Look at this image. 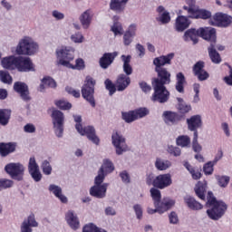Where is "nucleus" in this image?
<instances>
[{"label":"nucleus","instance_id":"6ab92c4d","mask_svg":"<svg viewBox=\"0 0 232 232\" xmlns=\"http://www.w3.org/2000/svg\"><path fill=\"white\" fill-rule=\"evenodd\" d=\"M199 37L208 41L211 46V44H215L217 42V30L213 27H201L199 28Z\"/></svg>","mask_w":232,"mask_h":232},{"label":"nucleus","instance_id":"8fccbe9b","mask_svg":"<svg viewBox=\"0 0 232 232\" xmlns=\"http://www.w3.org/2000/svg\"><path fill=\"white\" fill-rule=\"evenodd\" d=\"M10 188H14V180L6 178H1L0 191H5V189H10Z\"/></svg>","mask_w":232,"mask_h":232},{"label":"nucleus","instance_id":"5701e85b","mask_svg":"<svg viewBox=\"0 0 232 232\" xmlns=\"http://www.w3.org/2000/svg\"><path fill=\"white\" fill-rule=\"evenodd\" d=\"M193 73L198 81H208L209 79V73L204 70V62H198L193 66Z\"/></svg>","mask_w":232,"mask_h":232},{"label":"nucleus","instance_id":"72a5a7b5","mask_svg":"<svg viewBox=\"0 0 232 232\" xmlns=\"http://www.w3.org/2000/svg\"><path fill=\"white\" fill-rule=\"evenodd\" d=\"M154 166L158 171H166L173 166V163H171L169 160H164L162 158H156Z\"/></svg>","mask_w":232,"mask_h":232},{"label":"nucleus","instance_id":"774afa93","mask_svg":"<svg viewBox=\"0 0 232 232\" xmlns=\"http://www.w3.org/2000/svg\"><path fill=\"white\" fill-rule=\"evenodd\" d=\"M82 232H99V227L93 223H89L83 227Z\"/></svg>","mask_w":232,"mask_h":232},{"label":"nucleus","instance_id":"c85d7f7f","mask_svg":"<svg viewBox=\"0 0 232 232\" xmlns=\"http://www.w3.org/2000/svg\"><path fill=\"white\" fill-rule=\"evenodd\" d=\"M17 149L16 142H1L0 143V156L1 157H8L11 153H14Z\"/></svg>","mask_w":232,"mask_h":232},{"label":"nucleus","instance_id":"aec40b11","mask_svg":"<svg viewBox=\"0 0 232 232\" xmlns=\"http://www.w3.org/2000/svg\"><path fill=\"white\" fill-rule=\"evenodd\" d=\"M113 171H115V166L113 165V162L106 159L103 160L102 165L99 169L96 177H99L100 179H102L104 180V179H106V177L110 175V173H113Z\"/></svg>","mask_w":232,"mask_h":232},{"label":"nucleus","instance_id":"473e14b6","mask_svg":"<svg viewBox=\"0 0 232 232\" xmlns=\"http://www.w3.org/2000/svg\"><path fill=\"white\" fill-rule=\"evenodd\" d=\"M17 59L15 56L5 57L1 61L3 68L5 70H17Z\"/></svg>","mask_w":232,"mask_h":232},{"label":"nucleus","instance_id":"4be33fe9","mask_svg":"<svg viewBox=\"0 0 232 232\" xmlns=\"http://www.w3.org/2000/svg\"><path fill=\"white\" fill-rule=\"evenodd\" d=\"M65 220L71 229H73L74 231L81 227V221H79V217L75 212H73V210H69L66 212Z\"/></svg>","mask_w":232,"mask_h":232},{"label":"nucleus","instance_id":"49530a36","mask_svg":"<svg viewBox=\"0 0 232 232\" xmlns=\"http://www.w3.org/2000/svg\"><path fill=\"white\" fill-rule=\"evenodd\" d=\"M177 146H180V148H189V144H191V139L189 136L181 135L179 136L176 140Z\"/></svg>","mask_w":232,"mask_h":232},{"label":"nucleus","instance_id":"de8ad7c7","mask_svg":"<svg viewBox=\"0 0 232 232\" xmlns=\"http://www.w3.org/2000/svg\"><path fill=\"white\" fill-rule=\"evenodd\" d=\"M10 121V111L6 109H0V124L6 126Z\"/></svg>","mask_w":232,"mask_h":232},{"label":"nucleus","instance_id":"58836bf2","mask_svg":"<svg viewBox=\"0 0 232 232\" xmlns=\"http://www.w3.org/2000/svg\"><path fill=\"white\" fill-rule=\"evenodd\" d=\"M208 54L214 64H220V63H222V58H220V54L217 52V49H215V44H211L208 47Z\"/></svg>","mask_w":232,"mask_h":232},{"label":"nucleus","instance_id":"393cba45","mask_svg":"<svg viewBox=\"0 0 232 232\" xmlns=\"http://www.w3.org/2000/svg\"><path fill=\"white\" fill-rule=\"evenodd\" d=\"M156 12L158 14V16L156 17V21H158V23H160V24H168L170 23L171 15L164 6H158Z\"/></svg>","mask_w":232,"mask_h":232},{"label":"nucleus","instance_id":"e2e57ef3","mask_svg":"<svg viewBox=\"0 0 232 232\" xmlns=\"http://www.w3.org/2000/svg\"><path fill=\"white\" fill-rule=\"evenodd\" d=\"M168 153L170 155H173L174 157H180V154L182 153V150H180V148L175 147L173 145H169L167 149Z\"/></svg>","mask_w":232,"mask_h":232},{"label":"nucleus","instance_id":"6e6d98bb","mask_svg":"<svg viewBox=\"0 0 232 232\" xmlns=\"http://www.w3.org/2000/svg\"><path fill=\"white\" fill-rule=\"evenodd\" d=\"M121 119H123L128 124H130V122H134V121H137V118L135 117L134 111H130L128 112H122Z\"/></svg>","mask_w":232,"mask_h":232},{"label":"nucleus","instance_id":"2f4dec72","mask_svg":"<svg viewBox=\"0 0 232 232\" xmlns=\"http://www.w3.org/2000/svg\"><path fill=\"white\" fill-rule=\"evenodd\" d=\"M198 37H200V29H188L185 32L183 39L186 42L192 41L194 44H197Z\"/></svg>","mask_w":232,"mask_h":232},{"label":"nucleus","instance_id":"f704fd0d","mask_svg":"<svg viewBox=\"0 0 232 232\" xmlns=\"http://www.w3.org/2000/svg\"><path fill=\"white\" fill-rule=\"evenodd\" d=\"M186 76H184V73L178 72L176 74L175 88L179 93H184V87L186 86Z\"/></svg>","mask_w":232,"mask_h":232},{"label":"nucleus","instance_id":"e433bc0d","mask_svg":"<svg viewBox=\"0 0 232 232\" xmlns=\"http://www.w3.org/2000/svg\"><path fill=\"white\" fill-rule=\"evenodd\" d=\"M121 61L123 63V72L125 75L128 77L129 75H131L133 73V68L131 67V55H121Z\"/></svg>","mask_w":232,"mask_h":232},{"label":"nucleus","instance_id":"6e6552de","mask_svg":"<svg viewBox=\"0 0 232 232\" xmlns=\"http://www.w3.org/2000/svg\"><path fill=\"white\" fill-rule=\"evenodd\" d=\"M53 131L58 139L63 138L64 133V113L59 110L53 109L52 111Z\"/></svg>","mask_w":232,"mask_h":232},{"label":"nucleus","instance_id":"7ed1b4c3","mask_svg":"<svg viewBox=\"0 0 232 232\" xmlns=\"http://www.w3.org/2000/svg\"><path fill=\"white\" fill-rule=\"evenodd\" d=\"M73 120L76 122L75 128L78 133L82 136L85 135L92 144L99 146L101 140L97 137V134H95V129L92 126L82 127V124H81V122H82L81 115H73Z\"/></svg>","mask_w":232,"mask_h":232},{"label":"nucleus","instance_id":"ea45409f","mask_svg":"<svg viewBox=\"0 0 232 232\" xmlns=\"http://www.w3.org/2000/svg\"><path fill=\"white\" fill-rule=\"evenodd\" d=\"M208 189V186L200 181L195 187V193L198 198L201 200H206V190Z\"/></svg>","mask_w":232,"mask_h":232},{"label":"nucleus","instance_id":"b1692460","mask_svg":"<svg viewBox=\"0 0 232 232\" xmlns=\"http://www.w3.org/2000/svg\"><path fill=\"white\" fill-rule=\"evenodd\" d=\"M187 124L189 131H194V133H198L197 130L202 128V116L193 115L190 118L187 119Z\"/></svg>","mask_w":232,"mask_h":232},{"label":"nucleus","instance_id":"bb28decb","mask_svg":"<svg viewBox=\"0 0 232 232\" xmlns=\"http://www.w3.org/2000/svg\"><path fill=\"white\" fill-rule=\"evenodd\" d=\"M191 19L189 16L179 15L175 22V30L177 32H184V30L189 28L191 24Z\"/></svg>","mask_w":232,"mask_h":232},{"label":"nucleus","instance_id":"412c9836","mask_svg":"<svg viewBox=\"0 0 232 232\" xmlns=\"http://www.w3.org/2000/svg\"><path fill=\"white\" fill-rule=\"evenodd\" d=\"M175 57L174 53H170L167 55H161L160 57H156L153 60V64L155 66V71L157 70H164L162 66H166V64H171V60Z\"/></svg>","mask_w":232,"mask_h":232},{"label":"nucleus","instance_id":"338daca9","mask_svg":"<svg viewBox=\"0 0 232 232\" xmlns=\"http://www.w3.org/2000/svg\"><path fill=\"white\" fill-rule=\"evenodd\" d=\"M216 163L213 161H209L206 163L203 167V171L205 175H212L213 174V166H215Z\"/></svg>","mask_w":232,"mask_h":232},{"label":"nucleus","instance_id":"ddd939ff","mask_svg":"<svg viewBox=\"0 0 232 232\" xmlns=\"http://www.w3.org/2000/svg\"><path fill=\"white\" fill-rule=\"evenodd\" d=\"M16 70H18V72H35V65L30 57L19 56L17 58Z\"/></svg>","mask_w":232,"mask_h":232},{"label":"nucleus","instance_id":"4468645a","mask_svg":"<svg viewBox=\"0 0 232 232\" xmlns=\"http://www.w3.org/2000/svg\"><path fill=\"white\" fill-rule=\"evenodd\" d=\"M171 184H173V179L169 173L160 174L154 179V188L158 189H166V188H169Z\"/></svg>","mask_w":232,"mask_h":232},{"label":"nucleus","instance_id":"1a4fd4ad","mask_svg":"<svg viewBox=\"0 0 232 232\" xmlns=\"http://www.w3.org/2000/svg\"><path fill=\"white\" fill-rule=\"evenodd\" d=\"M104 179L99 177H95L94 179V186L90 188V195L92 197H95V198H105L106 192L108 191V183H102Z\"/></svg>","mask_w":232,"mask_h":232},{"label":"nucleus","instance_id":"a211bd4d","mask_svg":"<svg viewBox=\"0 0 232 232\" xmlns=\"http://www.w3.org/2000/svg\"><path fill=\"white\" fill-rule=\"evenodd\" d=\"M14 90L25 102L32 101V97L30 96V91L28 90V85H26V83L22 82H16L14 84Z\"/></svg>","mask_w":232,"mask_h":232},{"label":"nucleus","instance_id":"cd10ccee","mask_svg":"<svg viewBox=\"0 0 232 232\" xmlns=\"http://www.w3.org/2000/svg\"><path fill=\"white\" fill-rule=\"evenodd\" d=\"M49 191L54 195L62 204H68V198L63 194V188H61L59 185L51 184L48 188Z\"/></svg>","mask_w":232,"mask_h":232},{"label":"nucleus","instance_id":"20e7f679","mask_svg":"<svg viewBox=\"0 0 232 232\" xmlns=\"http://www.w3.org/2000/svg\"><path fill=\"white\" fill-rule=\"evenodd\" d=\"M56 56L58 59V64L67 68L70 66L72 61L75 59V48L72 46H62L56 49Z\"/></svg>","mask_w":232,"mask_h":232},{"label":"nucleus","instance_id":"a878e982","mask_svg":"<svg viewBox=\"0 0 232 232\" xmlns=\"http://www.w3.org/2000/svg\"><path fill=\"white\" fill-rule=\"evenodd\" d=\"M119 55V53H105L102 57L100 59V66L103 70L108 69L115 61V57Z\"/></svg>","mask_w":232,"mask_h":232},{"label":"nucleus","instance_id":"0eeeda50","mask_svg":"<svg viewBox=\"0 0 232 232\" xmlns=\"http://www.w3.org/2000/svg\"><path fill=\"white\" fill-rule=\"evenodd\" d=\"M95 80L91 77L87 76L84 82V84L82 88V95L85 101L90 102V104L94 108L95 106V100L93 99V93L95 92Z\"/></svg>","mask_w":232,"mask_h":232},{"label":"nucleus","instance_id":"4c0bfd02","mask_svg":"<svg viewBox=\"0 0 232 232\" xmlns=\"http://www.w3.org/2000/svg\"><path fill=\"white\" fill-rule=\"evenodd\" d=\"M175 206V200L170 198H164L160 203V209L161 213H166L169 209H171Z\"/></svg>","mask_w":232,"mask_h":232},{"label":"nucleus","instance_id":"69168bd1","mask_svg":"<svg viewBox=\"0 0 232 232\" xmlns=\"http://www.w3.org/2000/svg\"><path fill=\"white\" fill-rule=\"evenodd\" d=\"M169 224H172L173 226H177V224H179V214H177V212H175V211H171L169 214Z\"/></svg>","mask_w":232,"mask_h":232},{"label":"nucleus","instance_id":"79ce46f5","mask_svg":"<svg viewBox=\"0 0 232 232\" xmlns=\"http://www.w3.org/2000/svg\"><path fill=\"white\" fill-rule=\"evenodd\" d=\"M190 19H211V13L206 9H198L192 14Z\"/></svg>","mask_w":232,"mask_h":232},{"label":"nucleus","instance_id":"a19ab883","mask_svg":"<svg viewBox=\"0 0 232 232\" xmlns=\"http://www.w3.org/2000/svg\"><path fill=\"white\" fill-rule=\"evenodd\" d=\"M186 5L183 6V10L187 12L188 17H191L193 14L198 9L197 8V1L196 0H186Z\"/></svg>","mask_w":232,"mask_h":232},{"label":"nucleus","instance_id":"864d4df0","mask_svg":"<svg viewBox=\"0 0 232 232\" xmlns=\"http://www.w3.org/2000/svg\"><path fill=\"white\" fill-rule=\"evenodd\" d=\"M134 115L136 117V121L139 119H144V117L150 115V110L148 108H139L134 110Z\"/></svg>","mask_w":232,"mask_h":232},{"label":"nucleus","instance_id":"680f3d73","mask_svg":"<svg viewBox=\"0 0 232 232\" xmlns=\"http://www.w3.org/2000/svg\"><path fill=\"white\" fill-rule=\"evenodd\" d=\"M104 84L106 90H108L109 92V95H113V93L117 92V87L115 86V84H113V82H111L110 79L105 80Z\"/></svg>","mask_w":232,"mask_h":232},{"label":"nucleus","instance_id":"f03ea898","mask_svg":"<svg viewBox=\"0 0 232 232\" xmlns=\"http://www.w3.org/2000/svg\"><path fill=\"white\" fill-rule=\"evenodd\" d=\"M39 52V44L31 36H24L16 46L18 55H35Z\"/></svg>","mask_w":232,"mask_h":232},{"label":"nucleus","instance_id":"423d86ee","mask_svg":"<svg viewBox=\"0 0 232 232\" xmlns=\"http://www.w3.org/2000/svg\"><path fill=\"white\" fill-rule=\"evenodd\" d=\"M111 142L116 155H123V153L130 151V146H128L126 137L122 133L114 131L111 135Z\"/></svg>","mask_w":232,"mask_h":232},{"label":"nucleus","instance_id":"c9c22d12","mask_svg":"<svg viewBox=\"0 0 232 232\" xmlns=\"http://www.w3.org/2000/svg\"><path fill=\"white\" fill-rule=\"evenodd\" d=\"M46 88H57V82L50 76H46L42 79V82L39 86V92H44Z\"/></svg>","mask_w":232,"mask_h":232},{"label":"nucleus","instance_id":"052dcab7","mask_svg":"<svg viewBox=\"0 0 232 232\" xmlns=\"http://www.w3.org/2000/svg\"><path fill=\"white\" fill-rule=\"evenodd\" d=\"M55 105L57 106V108H60V110H71L72 109V103H70L64 100L56 101Z\"/></svg>","mask_w":232,"mask_h":232},{"label":"nucleus","instance_id":"7c9ffc66","mask_svg":"<svg viewBox=\"0 0 232 232\" xmlns=\"http://www.w3.org/2000/svg\"><path fill=\"white\" fill-rule=\"evenodd\" d=\"M130 82L131 79H130V76L120 74L116 81V88L118 92H124V90L130 86Z\"/></svg>","mask_w":232,"mask_h":232},{"label":"nucleus","instance_id":"a18cd8bd","mask_svg":"<svg viewBox=\"0 0 232 232\" xmlns=\"http://www.w3.org/2000/svg\"><path fill=\"white\" fill-rule=\"evenodd\" d=\"M163 119L166 124H174V122L179 121V115L175 112L165 111L163 113Z\"/></svg>","mask_w":232,"mask_h":232},{"label":"nucleus","instance_id":"603ef678","mask_svg":"<svg viewBox=\"0 0 232 232\" xmlns=\"http://www.w3.org/2000/svg\"><path fill=\"white\" fill-rule=\"evenodd\" d=\"M85 64H84V60H82V58H78L75 60V64H72L69 63V65L67 66V68H69L70 70H84L85 68Z\"/></svg>","mask_w":232,"mask_h":232},{"label":"nucleus","instance_id":"0e129e2a","mask_svg":"<svg viewBox=\"0 0 232 232\" xmlns=\"http://www.w3.org/2000/svg\"><path fill=\"white\" fill-rule=\"evenodd\" d=\"M132 209L136 215V218H138V220H141L142 218V215L144 213L143 209H142V205L140 204H135L132 207Z\"/></svg>","mask_w":232,"mask_h":232},{"label":"nucleus","instance_id":"c03bdc74","mask_svg":"<svg viewBox=\"0 0 232 232\" xmlns=\"http://www.w3.org/2000/svg\"><path fill=\"white\" fill-rule=\"evenodd\" d=\"M113 21L114 23L111 27V32L114 35H122V34H124V29L122 28V24L119 22V16H114Z\"/></svg>","mask_w":232,"mask_h":232},{"label":"nucleus","instance_id":"dca6fc26","mask_svg":"<svg viewBox=\"0 0 232 232\" xmlns=\"http://www.w3.org/2000/svg\"><path fill=\"white\" fill-rule=\"evenodd\" d=\"M94 15L95 14L92 9H87L80 14L79 21L82 30H90Z\"/></svg>","mask_w":232,"mask_h":232},{"label":"nucleus","instance_id":"37998d69","mask_svg":"<svg viewBox=\"0 0 232 232\" xmlns=\"http://www.w3.org/2000/svg\"><path fill=\"white\" fill-rule=\"evenodd\" d=\"M185 202L188 208H189L190 209H194L196 211L198 209H202V204H200L198 201H197V199H195V198L191 196L185 197Z\"/></svg>","mask_w":232,"mask_h":232},{"label":"nucleus","instance_id":"c756f323","mask_svg":"<svg viewBox=\"0 0 232 232\" xmlns=\"http://www.w3.org/2000/svg\"><path fill=\"white\" fill-rule=\"evenodd\" d=\"M130 0H111L110 10L115 14H122L126 10V5Z\"/></svg>","mask_w":232,"mask_h":232},{"label":"nucleus","instance_id":"09e8293b","mask_svg":"<svg viewBox=\"0 0 232 232\" xmlns=\"http://www.w3.org/2000/svg\"><path fill=\"white\" fill-rule=\"evenodd\" d=\"M150 197L152 198V200L154 202V206H157L158 204H160V198H162L160 194V190L157 188H150Z\"/></svg>","mask_w":232,"mask_h":232},{"label":"nucleus","instance_id":"9d476101","mask_svg":"<svg viewBox=\"0 0 232 232\" xmlns=\"http://www.w3.org/2000/svg\"><path fill=\"white\" fill-rule=\"evenodd\" d=\"M232 23V16L223 13L216 14L212 19L209 20V24L212 26H219L221 28H227Z\"/></svg>","mask_w":232,"mask_h":232},{"label":"nucleus","instance_id":"f257e3e1","mask_svg":"<svg viewBox=\"0 0 232 232\" xmlns=\"http://www.w3.org/2000/svg\"><path fill=\"white\" fill-rule=\"evenodd\" d=\"M206 206L209 208L207 210V215L211 220H220L227 211V204L222 200H217L211 191L208 193Z\"/></svg>","mask_w":232,"mask_h":232},{"label":"nucleus","instance_id":"39448f33","mask_svg":"<svg viewBox=\"0 0 232 232\" xmlns=\"http://www.w3.org/2000/svg\"><path fill=\"white\" fill-rule=\"evenodd\" d=\"M5 173L11 177L14 180L21 182L24 179V165L21 162H11L5 166L4 168Z\"/></svg>","mask_w":232,"mask_h":232},{"label":"nucleus","instance_id":"2eb2a0df","mask_svg":"<svg viewBox=\"0 0 232 232\" xmlns=\"http://www.w3.org/2000/svg\"><path fill=\"white\" fill-rule=\"evenodd\" d=\"M32 227H39L35 214L31 213L20 225V232H34Z\"/></svg>","mask_w":232,"mask_h":232},{"label":"nucleus","instance_id":"f3484780","mask_svg":"<svg viewBox=\"0 0 232 232\" xmlns=\"http://www.w3.org/2000/svg\"><path fill=\"white\" fill-rule=\"evenodd\" d=\"M155 72L158 73L159 78H155L152 81V84H161L164 86L165 84H169L171 82V73L168 72V69H159Z\"/></svg>","mask_w":232,"mask_h":232},{"label":"nucleus","instance_id":"4d7b16f0","mask_svg":"<svg viewBox=\"0 0 232 232\" xmlns=\"http://www.w3.org/2000/svg\"><path fill=\"white\" fill-rule=\"evenodd\" d=\"M41 169L44 175H47V176L52 175V171L53 169L52 168V165L50 164V161H48V160L42 161Z\"/></svg>","mask_w":232,"mask_h":232},{"label":"nucleus","instance_id":"5fc2aeb1","mask_svg":"<svg viewBox=\"0 0 232 232\" xmlns=\"http://www.w3.org/2000/svg\"><path fill=\"white\" fill-rule=\"evenodd\" d=\"M70 39L72 43H74L75 44H82V43L84 41V35L82 33L77 31L71 35Z\"/></svg>","mask_w":232,"mask_h":232},{"label":"nucleus","instance_id":"bf43d9fd","mask_svg":"<svg viewBox=\"0 0 232 232\" xmlns=\"http://www.w3.org/2000/svg\"><path fill=\"white\" fill-rule=\"evenodd\" d=\"M0 80L5 84H12V76L6 71H0Z\"/></svg>","mask_w":232,"mask_h":232},{"label":"nucleus","instance_id":"9b49d317","mask_svg":"<svg viewBox=\"0 0 232 232\" xmlns=\"http://www.w3.org/2000/svg\"><path fill=\"white\" fill-rule=\"evenodd\" d=\"M27 169L34 182H41L43 180V174L41 173L37 160H35V157L33 156L29 159Z\"/></svg>","mask_w":232,"mask_h":232},{"label":"nucleus","instance_id":"f8f14e48","mask_svg":"<svg viewBox=\"0 0 232 232\" xmlns=\"http://www.w3.org/2000/svg\"><path fill=\"white\" fill-rule=\"evenodd\" d=\"M154 88V94L152 95V101L157 102H167L169 99V92L166 89V86L162 84H152Z\"/></svg>","mask_w":232,"mask_h":232},{"label":"nucleus","instance_id":"13d9d810","mask_svg":"<svg viewBox=\"0 0 232 232\" xmlns=\"http://www.w3.org/2000/svg\"><path fill=\"white\" fill-rule=\"evenodd\" d=\"M192 148L196 153H200V151H202V146L198 143V132H194Z\"/></svg>","mask_w":232,"mask_h":232},{"label":"nucleus","instance_id":"3c124183","mask_svg":"<svg viewBox=\"0 0 232 232\" xmlns=\"http://www.w3.org/2000/svg\"><path fill=\"white\" fill-rule=\"evenodd\" d=\"M177 101L179 102L178 110L180 113H188V111H191V105L186 104L182 98H177Z\"/></svg>","mask_w":232,"mask_h":232}]
</instances>
